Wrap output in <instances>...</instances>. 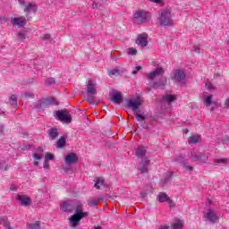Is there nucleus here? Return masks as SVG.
Wrapping results in <instances>:
<instances>
[{
	"mask_svg": "<svg viewBox=\"0 0 229 229\" xmlns=\"http://www.w3.org/2000/svg\"><path fill=\"white\" fill-rule=\"evenodd\" d=\"M157 22L159 26L163 28H167L169 26H173V19H171V11L163 10L159 13V17L157 18Z\"/></svg>",
	"mask_w": 229,
	"mask_h": 229,
	"instance_id": "f257e3e1",
	"label": "nucleus"
},
{
	"mask_svg": "<svg viewBox=\"0 0 229 229\" xmlns=\"http://www.w3.org/2000/svg\"><path fill=\"white\" fill-rule=\"evenodd\" d=\"M55 117L64 124H71L72 123V117L67 109L56 111Z\"/></svg>",
	"mask_w": 229,
	"mask_h": 229,
	"instance_id": "f03ea898",
	"label": "nucleus"
},
{
	"mask_svg": "<svg viewBox=\"0 0 229 229\" xmlns=\"http://www.w3.org/2000/svg\"><path fill=\"white\" fill-rule=\"evenodd\" d=\"M171 80L181 83V85L184 87L185 81L187 80V75L185 74V72L183 70L177 69L171 74Z\"/></svg>",
	"mask_w": 229,
	"mask_h": 229,
	"instance_id": "7ed1b4c3",
	"label": "nucleus"
},
{
	"mask_svg": "<svg viewBox=\"0 0 229 229\" xmlns=\"http://www.w3.org/2000/svg\"><path fill=\"white\" fill-rule=\"evenodd\" d=\"M149 17H151L149 13H146L144 11H138L134 13V20L138 24H144L148 22V19H149Z\"/></svg>",
	"mask_w": 229,
	"mask_h": 229,
	"instance_id": "20e7f679",
	"label": "nucleus"
},
{
	"mask_svg": "<svg viewBox=\"0 0 229 229\" xmlns=\"http://www.w3.org/2000/svg\"><path fill=\"white\" fill-rule=\"evenodd\" d=\"M89 212H85L84 214H78L74 213L70 218V225L72 226V228H76L78 225H80V221L83 219V217H88Z\"/></svg>",
	"mask_w": 229,
	"mask_h": 229,
	"instance_id": "39448f33",
	"label": "nucleus"
},
{
	"mask_svg": "<svg viewBox=\"0 0 229 229\" xmlns=\"http://www.w3.org/2000/svg\"><path fill=\"white\" fill-rule=\"evenodd\" d=\"M140 111H136L134 113V117L136 118V121L140 123L144 128V130H148L149 127L148 126V123H146V115L140 114Z\"/></svg>",
	"mask_w": 229,
	"mask_h": 229,
	"instance_id": "423d86ee",
	"label": "nucleus"
},
{
	"mask_svg": "<svg viewBox=\"0 0 229 229\" xmlns=\"http://www.w3.org/2000/svg\"><path fill=\"white\" fill-rule=\"evenodd\" d=\"M140 105V101L137 99H130L127 102V108H130V110L135 114V112H139V107Z\"/></svg>",
	"mask_w": 229,
	"mask_h": 229,
	"instance_id": "0eeeda50",
	"label": "nucleus"
},
{
	"mask_svg": "<svg viewBox=\"0 0 229 229\" xmlns=\"http://www.w3.org/2000/svg\"><path fill=\"white\" fill-rule=\"evenodd\" d=\"M11 24H13V26H18L19 28H22L26 25V18H24L23 16L19 18L12 17Z\"/></svg>",
	"mask_w": 229,
	"mask_h": 229,
	"instance_id": "6e6552de",
	"label": "nucleus"
},
{
	"mask_svg": "<svg viewBox=\"0 0 229 229\" xmlns=\"http://www.w3.org/2000/svg\"><path fill=\"white\" fill-rule=\"evenodd\" d=\"M78 162V156L74 153L68 154L64 158V164L67 165H72V164H76Z\"/></svg>",
	"mask_w": 229,
	"mask_h": 229,
	"instance_id": "1a4fd4ad",
	"label": "nucleus"
},
{
	"mask_svg": "<svg viewBox=\"0 0 229 229\" xmlns=\"http://www.w3.org/2000/svg\"><path fill=\"white\" fill-rule=\"evenodd\" d=\"M87 92L88 96H96V94H98V91L96 90V83H94V81L89 80L88 81Z\"/></svg>",
	"mask_w": 229,
	"mask_h": 229,
	"instance_id": "9d476101",
	"label": "nucleus"
},
{
	"mask_svg": "<svg viewBox=\"0 0 229 229\" xmlns=\"http://www.w3.org/2000/svg\"><path fill=\"white\" fill-rule=\"evenodd\" d=\"M136 44L140 47H146L148 46V35L147 34H140L138 36Z\"/></svg>",
	"mask_w": 229,
	"mask_h": 229,
	"instance_id": "9b49d317",
	"label": "nucleus"
},
{
	"mask_svg": "<svg viewBox=\"0 0 229 229\" xmlns=\"http://www.w3.org/2000/svg\"><path fill=\"white\" fill-rule=\"evenodd\" d=\"M17 200L20 201L23 207H30V205H31V199L26 195H18Z\"/></svg>",
	"mask_w": 229,
	"mask_h": 229,
	"instance_id": "f8f14e48",
	"label": "nucleus"
},
{
	"mask_svg": "<svg viewBox=\"0 0 229 229\" xmlns=\"http://www.w3.org/2000/svg\"><path fill=\"white\" fill-rule=\"evenodd\" d=\"M192 159L194 162L201 164V162H207V160H208V156L202 153H198L192 156Z\"/></svg>",
	"mask_w": 229,
	"mask_h": 229,
	"instance_id": "ddd939ff",
	"label": "nucleus"
},
{
	"mask_svg": "<svg viewBox=\"0 0 229 229\" xmlns=\"http://www.w3.org/2000/svg\"><path fill=\"white\" fill-rule=\"evenodd\" d=\"M157 201L159 203H169V205H171V203H173V200H171V198H169V196L165 193V192H160L157 195Z\"/></svg>",
	"mask_w": 229,
	"mask_h": 229,
	"instance_id": "4468645a",
	"label": "nucleus"
},
{
	"mask_svg": "<svg viewBox=\"0 0 229 229\" xmlns=\"http://www.w3.org/2000/svg\"><path fill=\"white\" fill-rule=\"evenodd\" d=\"M111 101L114 105H121L123 103V94L121 92H114L111 97Z\"/></svg>",
	"mask_w": 229,
	"mask_h": 229,
	"instance_id": "2eb2a0df",
	"label": "nucleus"
},
{
	"mask_svg": "<svg viewBox=\"0 0 229 229\" xmlns=\"http://www.w3.org/2000/svg\"><path fill=\"white\" fill-rule=\"evenodd\" d=\"M149 159L148 157H145L141 160V165L139 168L140 173L141 174H146L148 173V165H149Z\"/></svg>",
	"mask_w": 229,
	"mask_h": 229,
	"instance_id": "dca6fc26",
	"label": "nucleus"
},
{
	"mask_svg": "<svg viewBox=\"0 0 229 229\" xmlns=\"http://www.w3.org/2000/svg\"><path fill=\"white\" fill-rule=\"evenodd\" d=\"M162 74H164V69L157 67L152 72L148 74V80H155L157 76H160Z\"/></svg>",
	"mask_w": 229,
	"mask_h": 229,
	"instance_id": "f3484780",
	"label": "nucleus"
},
{
	"mask_svg": "<svg viewBox=\"0 0 229 229\" xmlns=\"http://www.w3.org/2000/svg\"><path fill=\"white\" fill-rule=\"evenodd\" d=\"M50 105H55V98H43L40 102L41 108H46V106H50Z\"/></svg>",
	"mask_w": 229,
	"mask_h": 229,
	"instance_id": "a211bd4d",
	"label": "nucleus"
},
{
	"mask_svg": "<svg viewBox=\"0 0 229 229\" xmlns=\"http://www.w3.org/2000/svg\"><path fill=\"white\" fill-rule=\"evenodd\" d=\"M146 152H147L146 147L139 146L136 148L135 155H136V157H138V158H144V157H146Z\"/></svg>",
	"mask_w": 229,
	"mask_h": 229,
	"instance_id": "6ab92c4d",
	"label": "nucleus"
},
{
	"mask_svg": "<svg viewBox=\"0 0 229 229\" xmlns=\"http://www.w3.org/2000/svg\"><path fill=\"white\" fill-rule=\"evenodd\" d=\"M58 135H60V132H58L57 128L49 129L48 137L51 140H55V139H58Z\"/></svg>",
	"mask_w": 229,
	"mask_h": 229,
	"instance_id": "aec40b11",
	"label": "nucleus"
},
{
	"mask_svg": "<svg viewBox=\"0 0 229 229\" xmlns=\"http://www.w3.org/2000/svg\"><path fill=\"white\" fill-rule=\"evenodd\" d=\"M206 217H207L208 221H209L210 223H216V221H217V216L216 215V213L214 211H212L210 209L206 214Z\"/></svg>",
	"mask_w": 229,
	"mask_h": 229,
	"instance_id": "412c9836",
	"label": "nucleus"
},
{
	"mask_svg": "<svg viewBox=\"0 0 229 229\" xmlns=\"http://www.w3.org/2000/svg\"><path fill=\"white\" fill-rule=\"evenodd\" d=\"M65 144H67V136H63L57 140L56 148L62 149V148L65 147Z\"/></svg>",
	"mask_w": 229,
	"mask_h": 229,
	"instance_id": "4be33fe9",
	"label": "nucleus"
},
{
	"mask_svg": "<svg viewBox=\"0 0 229 229\" xmlns=\"http://www.w3.org/2000/svg\"><path fill=\"white\" fill-rule=\"evenodd\" d=\"M95 184L94 187L95 189H101V187H103V185H105V179H103V177H97L96 180H94Z\"/></svg>",
	"mask_w": 229,
	"mask_h": 229,
	"instance_id": "5701e85b",
	"label": "nucleus"
},
{
	"mask_svg": "<svg viewBox=\"0 0 229 229\" xmlns=\"http://www.w3.org/2000/svg\"><path fill=\"white\" fill-rule=\"evenodd\" d=\"M23 11L24 12H28V13H30V12H37V5L35 4L29 3L25 6Z\"/></svg>",
	"mask_w": 229,
	"mask_h": 229,
	"instance_id": "b1692460",
	"label": "nucleus"
},
{
	"mask_svg": "<svg viewBox=\"0 0 229 229\" xmlns=\"http://www.w3.org/2000/svg\"><path fill=\"white\" fill-rule=\"evenodd\" d=\"M72 207L71 206V204L67 203V202H64L61 205V210H63V212H71Z\"/></svg>",
	"mask_w": 229,
	"mask_h": 229,
	"instance_id": "393cba45",
	"label": "nucleus"
},
{
	"mask_svg": "<svg viewBox=\"0 0 229 229\" xmlns=\"http://www.w3.org/2000/svg\"><path fill=\"white\" fill-rule=\"evenodd\" d=\"M150 85L153 89H164V87H165V82H157V81H152L150 82Z\"/></svg>",
	"mask_w": 229,
	"mask_h": 229,
	"instance_id": "a878e982",
	"label": "nucleus"
},
{
	"mask_svg": "<svg viewBox=\"0 0 229 229\" xmlns=\"http://www.w3.org/2000/svg\"><path fill=\"white\" fill-rule=\"evenodd\" d=\"M176 98L174 95L166 94L163 97V101H165L166 103H173Z\"/></svg>",
	"mask_w": 229,
	"mask_h": 229,
	"instance_id": "bb28decb",
	"label": "nucleus"
},
{
	"mask_svg": "<svg viewBox=\"0 0 229 229\" xmlns=\"http://www.w3.org/2000/svg\"><path fill=\"white\" fill-rule=\"evenodd\" d=\"M27 228L29 229H40V222L37 221L35 223H28Z\"/></svg>",
	"mask_w": 229,
	"mask_h": 229,
	"instance_id": "cd10ccee",
	"label": "nucleus"
},
{
	"mask_svg": "<svg viewBox=\"0 0 229 229\" xmlns=\"http://www.w3.org/2000/svg\"><path fill=\"white\" fill-rule=\"evenodd\" d=\"M74 214H85V212H83V204L81 202L77 203Z\"/></svg>",
	"mask_w": 229,
	"mask_h": 229,
	"instance_id": "c85d7f7f",
	"label": "nucleus"
},
{
	"mask_svg": "<svg viewBox=\"0 0 229 229\" xmlns=\"http://www.w3.org/2000/svg\"><path fill=\"white\" fill-rule=\"evenodd\" d=\"M0 225H3L4 229H13L12 226H10V222H8L5 217L0 218Z\"/></svg>",
	"mask_w": 229,
	"mask_h": 229,
	"instance_id": "c756f323",
	"label": "nucleus"
},
{
	"mask_svg": "<svg viewBox=\"0 0 229 229\" xmlns=\"http://www.w3.org/2000/svg\"><path fill=\"white\" fill-rule=\"evenodd\" d=\"M173 229H182L183 228V221L178 220L177 222L174 223L172 225Z\"/></svg>",
	"mask_w": 229,
	"mask_h": 229,
	"instance_id": "7c9ffc66",
	"label": "nucleus"
},
{
	"mask_svg": "<svg viewBox=\"0 0 229 229\" xmlns=\"http://www.w3.org/2000/svg\"><path fill=\"white\" fill-rule=\"evenodd\" d=\"M10 165L6 164V161L4 160H0V171H8V168Z\"/></svg>",
	"mask_w": 229,
	"mask_h": 229,
	"instance_id": "2f4dec72",
	"label": "nucleus"
},
{
	"mask_svg": "<svg viewBox=\"0 0 229 229\" xmlns=\"http://www.w3.org/2000/svg\"><path fill=\"white\" fill-rule=\"evenodd\" d=\"M55 83H56L55 78H48L45 80V85H47L48 87H53Z\"/></svg>",
	"mask_w": 229,
	"mask_h": 229,
	"instance_id": "473e14b6",
	"label": "nucleus"
},
{
	"mask_svg": "<svg viewBox=\"0 0 229 229\" xmlns=\"http://www.w3.org/2000/svg\"><path fill=\"white\" fill-rule=\"evenodd\" d=\"M183 169L186 173H192L194 171V168L189 165V163H184L182 165Z\"/></svg>",
	"mask_w": 229,
	"mask_h": 229,
	"instance_id": "72a5a7b5",
	"label": "nucleus"
},
{
	"mask_svg": "<svg viewBox=\"0 0 229 229\" xmlns=\"http://www.w3.org/2000/svg\"><path fill=\"white\" fill-rule=\"evenodd\" d=\"M9 101L12 106H17V96L15 95L11 96V98H9Z\"/></svg>",
	"mask_w": 229,
	"mask_h": 229,
	"instance_id": "f704fd0d",
	"label": "nucleus"
},
{
	"mask_svg": "<svg viewBox=\"0 0 229 229\" xmlns=\"http://www.w3.org/2000/svg\"><path fill=\"white\" fill-rule=\"evenodd\" d=\"M212 95H209L206 98L205 105L206 106H210L212 105Z\"/></svg>",
	"mask_w": 229,
	"mask_h": 229,
	"instance_id": "c9c22d12",
	"label": "nucleus"
},
{
	"mask_svg": "<svg viewBox=\"0 0 229 229\" xmlns=\"http://www.w3.org/2000/svg\"><path fill=\"white\" fill-rule=\"evenodd\" d=\"M199 139L196 136H191L189 139V143L190 144H198Z\"/></svg>",
	"mask_w": 229,
	"mask_h": 229,
	"instance_id": "e433bc0d",
	"label": "nucleus"
},
{
	"mask_svg": "<svg viewBox=\"0 0 229 229\" xmlns=\"http://www.w3.org/2000/svg\"><path fill=\"white\" fill-rule=\"evenodd\" d=\"M226 163V158L215 159V164L216 165H223Z\"/></svg>",
	"mask_w": 229,
	"mask_h": 229,
	"instance_id": "4c0bfd02",
	"label": "nucleus"
},
{
	"mask_svg": "<svg viewBox=\"0 0 229 229\" xmlns=\"http://www.w3.org/2000/svg\"><path fill=\"white\" fill-rule=\"evenodd\" d=\"M128 55H131V56H135L137 55V49L131 47L127 49Z\"/></svg>",
	"mask_w": 229,
	"mask_h": 229,
	"instance_id": "58836bf2",
	"label": "nucleus"
},
{
	"mask_svg": "<svg viewBox=\"0 0 229 229\" xmlns=\"http://www.w3.org/2000/svg\"><path fill=\"white\" fill-rule=\"evenodd\" d=\"M109 76H117L119 75V70L118 69H113L108 72Z\"/></svg>",
	"mask_w": 229,
	"mask_h": 229,
	"instance_id": "ea45409f",
	"label": "nucleus"
},
{
	"mask_svg": "<svg viewBox=\"0 0 229 229\" xmlns=\"http://www.w3.org/2000/svg\"><path fill=\"white\" fill-rule=\"evenodd\" d=\"M175 162H178L179 164H182V165H183L186 163L185 158H183V157H178L175 159Z\"/></svg>",
	"mask_w": 229,
	"mask_h": 229,
	"instance_id": "a19ab883",
	"label": "nucleus"
},
{
	"mask_svg": "<svg viewBox=\"0 0 229 229\" xmlns=\"http://www.w3.org/2000/svg\"><path fill=\"white\" fill-rule=\"evenodd\" d=\"M18 38L20 39L21 42L24 41L26 39V36L24 35V32H20L18 34Z\"/></svg>",
	"mask_w": 229,
	"mask_h": 229,
	"instance_id": "79ce46f5",
	"label": "nucleus"
},
{
	"mask_svg": "<svg viewBox=\"0 0 229 229\" xmlns=\"http://www.w3.org/2000/svg\"><path fill=\"white\" fill-rule=\"evenodd\" d=\"M45 158H46V160H55V156H54L53 154L47 153V154L45 156Z\"/></svg>",
	"mask_w": 229,
	"mask_h": 229,
	"instance_id": "37998d69",
	"label": "nucleus"
},
{
	"mask_svg": "<svg viewBox=\"0 0 229 229\" xmlns=\"http://www.w3.org/2000/svg\"><path fill=\"white\" fill-rule=\"evenodd\" d=\"M142 69V66H136L132 72L131 74H137V72H139V71H140Z\"/></svg>",
	"mask_w": 229,
	"mask_h": 229,
	"instance_id": "c03bdc74",
	"label": "nucleus"
},
{
	"mask_svg": "<svg viewBox=\"0 0 229 229\" xmlns=\"http://www.w3.org/2000/svg\"><path fill=\"white\" fill-rule=\"evenodd\" d=\"M99 203L98 200H90L89 201V207H97V205Z\"/></svg>",
	"mask_w": 229,
	"mask_h": 229,
	"instance_id": "a18cd8bd",
	"label": "nucleus"
},
{
	"mask_svg": "<svg viewBox=\"0 0 229 229\" xmlns=\"http://www.w3.org/2000/svg\"><path fill=\"white\" fill-rule=\"evenodd\" d=\"M49 38H51V35L50 34H44L42 36V39L43 40H49Z\"/></svg>",
	"mask_w": 229,
	"mask_h": 229,
	"instance_id": "49530a36",
	"label": "nucleus"
},
{
	"mask_svg": "<svg viewBox=\"0 0 229 229\" xmlns=\"http://www.w3.org/2000/svg\"><path fill=\"white\" fill-rule=\"evenodd\" d=\"M34 160H40L42 159V156L38 154H33Z\"/></svg>",
	"mask_w": 229,
	"mask_h": 229,
	"instance_id": "de8ad7c7",
	"label": "nucleus"
},
{
	"mask_svg": "<svg viewBox=\"0 0 229 229\" xmlns=\"http://www.w3.org/2000/svg\"><path fill=\"white\" fill-rule=\"evenodd\" d=\"M44 169H49V163L47 161L44 162Z\"/></svg>",
	"mask_w": 229,
	"mask_h": 229,
	"instance_id": "09e8293b",
	"label": "nucleus"
},
{
	"mask_svg": "<svg viewBox=\"0 0 229 229\" xmlns=\"http://www.w3.org/2000/svg\"><path fill=\"white\" fill-rule=\"evenodd\" d=\"M87 101H88V103H94V98L93 97H89L87 98Z\"/></svg>",
	"mask_w": 229,
	"mask_h": 229,
	"instance_id": "8fccbe9b",
	"label": "nucleus"
},
{
	"mask_svg": "<svg viewBox=\"0 0 229 229\" xmlns=\"http://www.w3.org/2000/svg\"><path fill=\"white\" fill-rule=\"evenodd\" d=\"M156 229H169L168 225H159L157 228Z\"/></svg>",
	"mask_w": 229,
	"mask_h": 229,
	"instance_id": "3c124183",
	"label": "nucleus"
},
{
	"mask_svg": "<svg viewBox=\"0 0 229 229\" xmlns=\"http://www.w3.org/2000/svg\"><path fill=\"white\" fill-rule=\"evenodd\" d=\"M92 8L96 9V8H99V4L94 2L92 4Z\"/></svg>",
	"mask_w": 229,
	"mask_h": 229,
	"instance_id": "603ef678",
	"label": "nucleus"
},
{
	"mask_svg": "<svg viewBox=\"0 0 229 229\" xmlns=\"http://www.w3.org/2000/svg\"><path fill=\"white\" fill-rule=\"evenodd\" d=\"M148 1H150V3H156L157 4L162 3V0H148Z\"/></svg>",
	"mask_w": 229,
	"mask_h": 229,
	"instance_id": "864d4df0",
	"label": "nucleus"
},
{
	"mask_svg": "<svg viewBox=\"0 0 229 229\" xmlns=\"http://www.w3.org/2000/svg\"><path fill=\"white\" fill-rule=\"evenodd\" d=\"M18 3H20V4H22V5L26 4L25 0H18Z\"/></svg>",
	"mask_w": 229,
	"mask_h": 229,
	"instance_id": "5fc2aeb1",
	"label": "nucleus"
},
{
	"mask_svg": "<svg viewBox=\"0 0 229 229\" xmlns=\"http://www.w3.org/2000/svg\"><path fill=\"white\" fill-rule=\"evenodd\" d=\"M4 131V126L0 125V134H2Z\"/></svg>",
	"mask_w": 229,
	"mask_h": 229,
	"instance_id": "6e6d98bb",
	"label": "nucleus"
},
{
	"mask_svg": "<svg viewBox=\"0 0 229 229\" xmlns=\"http://www.w3.org/2000/svg\"><path fill=\"white\" fill-rule=\"evenodd\" d=\"M170 179H171V174H169V175L165 177V182H169Z\"/></svg>",
	"mask_w": 229,
	"mask_h": 229,
	"instance_id": "4d7b16f0",
	"label": "nucleus"
},
{
	"mask_svg": "<svg viewBox=\"0 0 229 229\" xmlns=\"http://www.w3.org/2000/svg\"><path fill=\"white\" fill-rule=\"evenodd\" d=\"M194 51H195V53H199V47H194Z\"/></svg>",
	"mask_w": 229,
	"mask_h": 229,
	"instance_id": "13d9d810",
	"label": "nucleus"
},
{
	"mask_svg": "<svg viewBox=\"0 0 229 229\" xmlns=\"http://www.w3.org/2000/svg\"><path fill=\"white\" fill-rule=\"evenodd\" d=\"M10 189H11V191H15V189H17V188L15 187V185H12Z\"/></svg>",
	"mask_w": 229,
	"mask_h": 229,
	"instance_id": "bf43d9fd",
	"label": "nucleus"
},
{
	"mask_svg": "<svg viewBox=\"0 0 229 229\" xmlns=\"http://www.w3.org/2000/svg\"><path fill=\"white\" fill-rule=\"evenodd\" d=\"M225 105L228 106V105H229V98L226 99Z\"/></svg>",
	"mask_w": 229,
	"mask_h": 229,
	"instance_id": "052dcab7",
	"label": "nucleus"
},
{
	"mask_svg": "<svg viewBox=\"0 0 229 229\" xmlns=\"http://www.w3.org/2000/svg\"><path fill=\"white\" fill-rule=\"evenodd\" d=\"M25 96L30 97L31 96V93H25Z\"/></svg>",
	"mask_w": 229,
	"mask_h": 229,
	"instance_id": "680f3d73",
	"label": "nucleus"
},
{
	"mask_svg": "<svg viewBox=\"0 0 229 229\" xmlns=\"http://www.w3.org/2000/svg\"><path fill=\"white\" fill-rule=\"evenodd\" d=\"M34 165H38V161H35Z\"/></svg>",
	"mask_w": 229,
	"mask_h": 229,
	"instance_id": "e2e57ef3",
	"label": "nucleus"
},
{
	"mask_svg": "<svg viewBox=\"0 0 229 229\" xmlns=\"http://www.w3.org/2000/svg\"><path fill=\"white\" fill-rule=\"evenodd\" d=\"M1 114H4V112H3V110L0 109V115H1Z\"/></svg>",
	"mask_w": 229,
	"mask_h": 229,
	"instance_id": "0e129e2a",
	"label": "nucleus"
},
{
	"mask_svg": "<svg viewBox=\"0 0 229 229\" xmlns=\"http://www.w3.org/2000/svg\"><path fill=\"white\" fill-rule=\"evenodd\" d=\"M95 229H101V227H99V226H97V227H95Z\"/></svg>",
	"mask_w": 229,
	"mask_h": 229,
	"instance_id": "69168bd1",
	"label": "nucleus"
},
{
	"mask_svg": "<svg viewBox=\"0 0 229 229\" xmlns=\"http://www.w3.org/2000/svg\"><path fill=\"white\" fill-rule=\"evenodd\" d=\"M38 151H42V148H38Z\"/></svg>",
	"mask_w": 229,
	"mask_h": 229,
	"instance_id": "338daca9",
	"label": "nucleus"
},
{
	"mask_svg": "<svg viewBox=\"0 0 229 229\" xmlns=\"http://www.w3.org/2000/svg\"><path fill=\"white\" fill-rule=\"evenodd\" d=\"M147 90H148V92H149V90H150L149 88H148Z\"/></svg>",
	"mask_w": 229,
	"mask_h": 229,
	"instance_id": "774afa93",
	"label": "nucleus"
}]
</instances>
